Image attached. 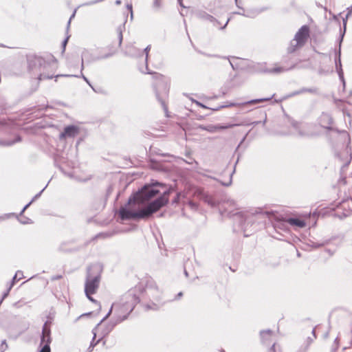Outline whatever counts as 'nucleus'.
I'll return each instance as SVG.
<instances>
[{
  "mask_svg": "<svg viewBox=\"0 0 352 352\" xmlns=\"http://www.w3.org/2000/svg\"><path fill=\"white\" fill-rule=\"evenodd\" d=\"M157 186L165 187L164 184L155 181L153 186L145 185L132 194L127 203L118 210L119 217L122 221H139L152 217L154 213L168 204V197L172 192V189L169 188L161 193L156 188Z\"/></svg>",
  "mask_w": 352,
  "mask_h": 352,
  "instance_id": "obj_1",
  "label": "nucleus"
},
{
  "mask_svg": "<svg viewBox=\"0 0 352 352\" xmlns=\"http://www.w3.org/2000/svg\"><path fill=\"white\" fill-rule=\"evenodd\" d=\"M27 62L28 72L39 81L60 76V75L54 76L53 70L56 62L54 60V57L46 60L42 56L30 54L27 56Z\"/></svg>",
  "mask_w": 352,
  "mask_h": 352,
  "instance_id": "obj_2",
  "label": "nucleus"
},
{
  "mask_svg": "<svg viewBox=\"0 0 352 352\" xmlns=\"http://www.w3.org/2000/svg\"><path fill=\"white\" fill-rule=\"evenodd\" d=\"M103 266L99 263L89 265L87 268L85 282V294H96L99 288Z\"/></svg>",
  "mask_w": 352,
  "mask_h": 352,
  "instance_id": "obj_3",
  "label": "nucleus"
},
{
  "mask_svg": "<svg viewBox=\"0 0 352 352\" xmlns=\"http://www.w3.org/2000/svg\"><path fill=\"white\" fill-rule=\"evenodd\" d=\"M139 302V297L135 294L129 292L124 294L121 298L120 302L113 304V306L115 308L113 317H117V315L120 314L122 316H126V320Z\"/></svg>",
  "mask_w": 352,
  "mask_h": 352,
  "instance_id": "obj_4",
  "label": "nucleus"
},
{
  "mask_svg": "<svg viewBox=\"0 0 352 352\" xmlns=\"http://www.w3.org/2000/svg\"><path fill=\"white\" fill-rule=\"evenodd\" d=\"M142 284L144 287L143 290L148 297H151L154 299H157L160 297L159 288L151 277L146 278L142 282Z\"/></svg>",
  "mask_w": 352,
  "mask_h": 352,
  "instance_id": "obj_5",
  "label": "nucleus"
},
{
  "mask_svg": "<svg viewBox=\"0 0 352 352\" xmlns=\"http://www.w3.org/2000/svg\"><path fill=\"white\" fill-rule=\"evenodd\" d=\"M126 320V316H122L120 314L117 315V317H113L108 323L105 325L104 328L101 332V338L104 340L114 329V327ZM106 340H103V344H105Z\"/></svg>",
  "mask_w": 352,
  "mask_h": 352,
  "instance_id": "obj_6",
  "label": "nucleus"
},
{
  "mask_svg": "<svg viewBox=\"0 0 352 352\" xmlns=\"http://www.w3.org/2000/svg\"><path fill=\"white\" fill-rule=\"evenodd\" d=\"M333 120L332 117L327 113H322L319 118V124L321 127L325 130H328V134L333 132L338 133V129L333 126Z\"/></svg>",
  "mask_w": 352,
  "mask_h": 352,
  "instance_id": "obj_7",
  "label": "nucleus"
},
{
  "mask_svg": "<svg viewBox=\"0 0 352 352\" xmlns=\"http://www.w3.org/2000/svg\"><path fill=\"white\" fill-rule=\"evenodd\" d=\"M11 107L6 103H1L0 105V114L3 113L5 111L10 109ZM16 122L12 120H0V130L13 129L16 126Z\"/></svg>",
  "mask_w": 352,
  "mask_h": 352,
  "instance_id": "obj_8",
  "label": "nucleus"
},
{
  "mask_svg": "<svg viewBox=\"0 0 352 352\" xmlns=\"http://www.w3.org/2000/svg\"><path fill=\"white\" fill-rule=\"evenodd\" d=\"M234 220L238 223L239 226L241 227V230L243 232L244 236H248L251 234L248 232L247 227L250 224V222L248 221L247 218L245 217L243 212H237L233 214Z\"/></svg>",
  "mask_w": 352,
  "mask_h": 352,
  "instance_id": "obj_9",
  "label": "nucleus"
},
{
  "mask_svg": "<svg viewBox=\"0 0 352 352\" xmlns=\"http://www.w3.org/2000/svg\"><path fill=\"white\" fill-rule=\"evenodd\" d=\"M309 27L307 25H304L301 26V28L298 30L294 36L295 41L298 42L299 44H301L302 46L307 41L308 38L309 37Z\"/></svg>",
  "mask_w": 352,
  "mask_h": 352,
  "instance_id": "obj_10",
  "label": "nucleus"
},
{
  "mask_svg": "<svg viewBox=\"0 0 352 352\" xmlns=\"http://www.w3.org/2000/svg\"><path fill=\"white\" fill-rule=\"evenodd\" d=\"M51 322L47 320L43 327L42 329V335L41 336V343L40 344H47L48 346H50V343L52 342L51 338Z\"/></svg>",
  "mask_w": 352,
  "mask_h": 352,
  "instance_id": "obj_11",
  "label": "nucleus"
},
{
  "mask_svg": "<svg viewBox=\"0 0 352 352\" xmlns=\"http://www.w3.org/2000/svg\"><path fill=\"white\" fill-rule=\"evenodd\" d=\"M274 96H275V94H273L271 97L261 98H257V99H252V100H248V101H246V102H241V103L230 102L229 104H223V108L231 107L245 106V105H248V104H251V105L256 104H258L259 102L269 101Z\"/></svg>",
  "mask_w": 352,
  "mask_h": 352,
  "instance_id": "obj_12",
  "label": "nucleus"
},
{
  "mask_svg": "<svg viewBox=\"0 0 352 352\" xmlns=\"http://www.w3.org/2000/svg\"><path fill=\"white\" fill-rule=\"evenodd\" d=\"M79 133V128L77 126L71 124L66 126L63 131L60 133V140L66 139L67 138H73Z\"/></svg>",
  "mask_w": 352,
  "mask_h": 352,
  "instance_id": "obj_13",
  "label": "nucleus"
},
{
  "mask_svg": "<svg viewBox=\"0 0 352 352\" xmlns=\"http://www.w3.org/2000/svg\"><path fill=\"white\" fill-rule=\"evenodd\" d=\"M248 69L254 74H267L268 72L265 63H253L248 65Z\"/></svg>",
  "mask_w": 352,
  "mask_h": 352,
  "instance_id": "obj_14",
  "label": "nucleus"
},
{
  "mask_svg": "<svg viewBox=\"0 0 352 352\" xmlns=\"http://www.w3.org/2000/svg\"><path fill=\"white\" fill-rule=\"evenodd\" d=\"M335 65L339 78H342L344 72L341 63V52L340 50H336L335 52Z\"/></svg>",
  "mask_w": 352,
  "mask_h": 352,
  "instance_id": "obj_15",
  "label": "nucleus"
},
{
  "mask_svg": "<svg viewBox=\"0 0 352 352\" xmlns=\"http://www.w3.org/2000/svg\"><path fill=\"white\" fill-rule=\"evenodd\" d=\"M286 222L292 226H296L299 228H305L307 226V223L305 219L296 217L287 218L286 219Z\"/></svg>",
  "mask_w": 352,
  "mask_h": 352,
  "instance_id": "obj_16",
  "label": "nucleus"
},
{
  "mask_svg": "<svg viewBox=\"0 0 352 352\" xmlns=\"http://www.w3.org/2000/svg\"><path fill=\"white\" fill-rule=\"evenodd\" d=\"M273 331L271 329H265L260 331L261 342L263 344L267 345L271 341Z\"/></svg>",
  "mask_w": 352,
  "mask_h": 352,
  "instance_id": "obj_17",
  "label": "nucleus"
},
{
  "mask_svg": "<svg viewBox=\"0 0 352 352\" xmlns=\"http://www.w3.org/2000/svg\"><path fill=\"white\" fill-rule=\"evenodd\" d=\"M81 58L87 64H91V63L100 60V58H98V56L94 55L87 50L82 52Z\"/></svg>",
  "mask_w": 352,
  "mask_h": 352,
  "instance_id": "obj_18",
  "label": "nucleus"
},
{
  "mask_svg": "<svg viewBox=\"0 0 352 352\" xmlns=\"http://www.w3.org/2000/svg\"><path fill=\"white\" fill-rule=\"evenodd\" d=\"M268 9L267 7L261 8H255L252 10H248L245 11V14H242L243 16L248 18H254L263 12L266 11Z\"/></svg>",
  "mask_w": 352,
  "mask_h": 352,
  "instance_id": "obj_19",
  "label": "nucleus"
},
{
  "mask_svg": "<svg viewBox=\"0 0 352 352\" xmlns=\"http://www.w3.org/2000/svg\"><path fill=\"white\" fill-rule=\"evenodd\" d=\"M325 135L327 136V138H328V140L331 142H333L334 140L339 136V135H342L343 136L344 138H346L349 136L348 133H346V131L344 130H339L338 129V133H334L333 132H331V133L328 134V130H326L325 131Z\"/></svg>",
  "mask_w": 352,
  "mask_h": 352,
  "instance_id": "obj_20",
  "label": "nucleus"
},
{
  "mask_svg": "<svg viewBox=\"0 0 352 352\" xmlns=\"http://www.w3.org/2000/svg\"><path fill=\"white\" fill-rule=\"evenodd\" d=\"M195 16L201 19V20H203V21H215L216 22V19L209 14L208 13H207L206 12L204 11V10H197L196 12H195Z\"/></svg>",
  "mask_w": 352,
  "mask_h": 352,
  "instance_id": "obj_21",
  "label": "nucleus"
},
{
  "mask_svg": "<svg viewBox=\"0 0 352 352\" xmlns=\"http://www.w3.org/2000/svg\"><path fill=\"white\" fill-rule=\"evenodd\" d=\"M22 138L19 135H17L13 140H3L0 139V146H11L15 143L21 142Z\"/></svg>",
  "mask_w": 352,
  "mask_h": 352,
  "instance_id": "obj_22",
  "label": "nucleus"
},
{
  "mask_svg": "<svg viewBox=\"0 0 352 352\" xmlns=\"http://www.w3.org/2000/svg\"><path fill=\"white\" fill-rule=\"evenodd\" d=\"M330 243V239H324L321 241H314L311 240H309V243H307L308 246L316 249L319 248L323 246H325L328 245Z\"/></svg>",
  "mask_w": 352,
  "mask_h": 352,
  "instance_id": "obj_23",
  "label": "nucleus"
},
{
  "mask_svg": "<svg viewBox=\"0 0 352 352\" xmlns=\"http://www.w3.org/2000/svg\"><path fill=\"white\" fill-rule=\"evenodd\" d=\"M302 47V45L301 44H299L298 42L293 39L290 41L289 45L287 48V52L288 54H293Z\"/></svg>",
  "mask_w": 352,
  "mask_h": 352,
  "instance_id": "obj_24",
  "label": "nucleus"
},
{
  "mask_svg": "<svg viewBox=\"0 0 352 352\" xmlns=\"http://www.w3.org/2000/svg\"><path fill=\"white\" fill-rule=\"evenodd\" d=\"M97 330H98V328H96V327H95L92 330V333L94 334V336H93L92 340H91V342L90 343V345H89V346L87 349V351L88 352H91L96 345H97L100 341H102V340L103 341V340L101 338H100L98 340L95 341L96 337V335H97Z\"/></svg>",
  "mask_w": 352,
  "mask_h": 352,
  "instance_id": "obj_25",
  "label": "nucleus"
},
{
  "mask_svg": "<svg viewBox=\"0 0 352 352\" xmlns=\"http://www.w3.org/2000/svg\"><path fill=\"white\" fill-rule=\"evenodd\" d=\"M154 89H155V94L156 98L159 101V102L161 104V105L166 113V116L169 117V116L168 115V107L166 104L165 101L160 96V94L155 87H154Z\"/></svg>",
  "mask_w": 352,
  "mask_h": 352,
  "instance_id": "obj_26",
  "label": "nucleus"
},
{
  "mask_svg": "<svg viewBox=\"0 0 352 352\" xmlns=\"http://www.w3.org/2000/svg\"><path fill=\"white\" fill-rule=\"evenodd\" d=\"M295 67H296V65H293L289 69H284L282 67H276L272 69H268V72H267V74H280L285 71L293 69L295 68Z\"/></svg>",
  "mask_w": 352,
  "mask_h": 352,
  "instance_id": "obj_27",
  "label": "nucleus"
},
{
  "mask_svg": "<svg viewBox=\"0 0 352 352\" xmlns=\"http://www.w3.org/2000/svg\"><path fill=\"white\" fill-rule=\"evenodd\" d=\"M199 129H200L203 131H207L210 133L217 132V125H213V124H209L207 126L200 124L199 126Z\"/></svg>",
  "mask_w": 352,
  "mask_h": 352,
  "instance_id": "obj_28",
  "label": "nucleus"
},
{
  "mask_svg": "<svg viewBox=\"0 0 352 352\" xmlns=\"http://www.w3.org/2000/svg\"><path fill=\"white\" fill-rule=\"evenodd\" d=\"M204 200L206 202H207L209 205L212 206H217L220 204V202L218 200L215 199L214 198L209 195H206L204 197Z\"/></svg>",
  "mask_w": 352,
  "mask_h": 352,
  "instance_id": "obj_29",
  "label": "nucleus"
},
{
  "mask_svg": "<svg viewBox=\"0 0 352 352\" xmlns=\"http://www.w3.org/2000/svg\"><path fill=\"white\" fill-rule=\"evenodd\" d=\"M23 278V274L22 271L18 270L14 276H13L12 279L11 280L10 284L13 283V286L16 284V283L20 279Z\"/></svg>",
  "mask_w": 352,
  "mask_h": 352,
  "instance_id": "obj_30",
  "label": "nucleus"
},
{
  "mask_svg": "<svg viewBox=\"0 0 352 352\" xmlns=\"http://www.w3.org/2000/svg\"><path fill=\"white\" fill-rule=\"evenodd\" d=\"M216 125H217V131H219L220 130L231 129V128H233L236 126H240L241 124H216Z\"/></svg>",
  "mask_w": 352,
  "mask_h": 352,
  "instance_id": "obj_31",
  "label": "nucleus"
},
{
  "mask_svg": "<svg viewBox=\"0 0 352 352\" xmlns=\"http://www.w3.org/2000/svg\"><path fill=\"white\" fill-rule=\"evenodd\" d=\"M297 131H298V135L300 137H304V138H312V137H316V136L318 135L316 133H308V132L304 131L300 129H298Z\"/></svg>",
  "mask_w": 352,
  "mask_h": 352,
  "instance_id": "obj_32",
  "label": "nucleus"
},
{
  "mask_svg": "<svg viewBox=\"0 0 352 352\" xmlns=\"http://www.w3.org/2000/svg\"><path fill=\"white\" fill-rule=\"evenodd\" d=\"M126 21V19H125V21L124 23H125ZM122 29H124V24H123V26L120 25L117 29V32L118 34L119 46H121L122 40H123Z\"/></svg>",
  "mask_w": 352,
  "mask_h": 352,
  "instance_id": "obj_33",
  "label": "nucleus"
},
{
  "mask_svg": "<svg viewBox=\"0 0 352 352\" xmlns=\"http://www.w3.org/2000/svg\"><path fill=\"white\" fill-rule=\"evenodd\" d=\"M161 7H162L161 0H153V4H152V9L155 12H159Z\"/></svg>",
  "mask_w": 352,
  "mask_h": 352,
  "instance_id": "obj_34",
  "label": "nucleus"
},
{
  "mask_svg": "<svg viewBox=\"0 0 352 352\" xmlns=\"http://www.w3.org/2000/svg\"><path fill=\"white\" fill-rule=\"evenodd\" d=\"M240 154H239L238 155V157H237V160H236V162H235V164H234V168L232 171V173L230 174V179H229V182H227V183H224V182H221V184L224 186H229L231 185L232 184V175L234 174V171H235V167H236V164L239 162V158H240Z\"/></svg>",
  "mask_w": 352,
  "mask_h": 352,
  "instance_id": "obj_35",
  "label": "nucleus"
},
{
  "mask_svg": "<svg viewBox=\"0 0 352 352\" xmlns=\"http://www.w3.org/2000/svg\"><path fill=\"white\" fill-rule=\"evenodd\" d=\"M114 308V307L113 306V305H111L110 309L109 310L108 313H107L106 316L100 321L99 323H98V324L96 325V328L98 329L99 326L103 322H104L109 316L112 313V310Z\"/></svg>",
  "mask_w": 352,
  "mask_h": 352,
  "instance_id": "obj_36",
  "label": "nucleus"
},
{
  "mask_svg": "<svg viewBox=\"0 0 352 352\" xmlns=\"http://www.w3.org/2000/svg\"><path fill=\"white\" fill-rule=\"evenodd\" d=\"M38 352H51L50 346L47 344H40Z\"/></svg>",
  "mask_w": 352,
  "mask_h": 352,
  "instance_id": "obj_37",
  "label": "nucleus"
},
{
  "mask_svg": "<svg viewBox=\"0 0 352 352\" xmlns=\"http://www.w3.org/2000/svg\"><path fill=\"white\" fill-rule=\"evenodd\" d=\"M345 33H346V31L342 30V29H340V37L338 38V50H340V51H341L342 43L343 41Z\"/></svg>",
  "mask_w": 352,
  "mask_h": 352,
  "instance_id": "obj_38",
  "label": "nucleus"
},
{
  "mask_svg": "<svg viewBox=\"0 0 352 352\" xmlns=\"http://www.w3.org/2000/svg\"><path fill=\"white\" fill-rule=\"evenodd\" d=\"M295 96H296V92L294 91H293V92H292V93H290L289 94H287V95L284 96L282 98H280L279 100H275V101L276 102H282V101H283L285 100H287V99H288L289 98H292V97H294Z\"/></svg>",
  "mask_w": 352,
  "mask_h": 352,
  "instance_id": "obj_39",
  "label": "nucleus"
},
{
  "mask_svg": "<svg viewBox=\"0 0 352 352\" xmlns=\"http://www.w3.org/2000/svg\"><path fill=\"white\" fill-rule=\"evenodd\" d=\"M94 294H85L86 297L92 302L96 304L98 306V309L100 310L101 309V306H100V304L98 301H97L96 300H95L91 296L93 295Z\"/></svg>",
  "mask_w": 352,
  "mask_h": 352,
  "instance_id": "obj_40",
  "label": "nucleus"
},
{
  "mask_svg": "<svg viewBox=\"0 0 352 352\" xmlns=\"http://www.w3.org/2000/svg\"><path fill=\"white\" fill-rule=\"evenodd\" d=\"M221 58H223V59H227L228 60V63H229L230 65L231 66V67L232 68L233 70H236L237 69V66L234 65L232 63V62L230 60V58H237L236 57H234V56H222Z\"/></svg>",
  "mask_w": 352,
  "mask_h": 352,
  "instance_id": "obj_41",
  "label": "nucleus"
},
{
  "mask_svg": "<svg viewBox=\"0 0 352 352\" xmlns=\"http://www.w3.org/2000/svg\"><path fill=\"white\" fill-rule=\"evenodd\" d=\"M151 50V45H148L146 46L144 49V52L145 54V61H146V64L147 65V62H148V56H149V51ZM146 69L148 70V66L146 65Z\"/></svg>",
  "mask_w": 352,
  "mask_h": 352,
  "instance_id": "obj_42",
  "label": "nucleus"
},
{
  "mask_svg": "<svg viewBox=\"0 0 352 352\" xmlns=\"http://www.w3.org/2000/svg\"><path fill=\"white\" fill-rule=\"evenodd\" d=\"M187 204L192 210H197L198 208V204L192 200H188Z\"/></svg>",
  "mask_w": 352,
  "mask_h": 352,
  "instance_id": "obj_43",
  "label": "nucleus"
},
{
  "mask_svg": "<svg viewBox=\"0 0 352 352\" xmlns=\"http://www.w3.org/2000/svg\"><path fill=\"white\" fill-rule=\"evenodd\" d=\"M13 287V283L12 284H10L9 287H8V289H6V291H5L3 294H2V296H1V299H3L4 300V299L8 297V296L10 294V290L12 289Z\"/></svg>",
  "mask_w": 352,
  "mask_h": 352,
  "instance_id": "obj_44",
  "label": "nucleus"
},
{
  "mask_svg": "<svg viewBox=\"0 0 352 352\" xmlns=\"http://www.w3.org/2000/svg\"><path fill=\"white\" fill-rule=\"evenodd\" d=\"M48 184H47L39 192H38L36 195H35L32 200L30 201L32 203L34 202L36 199H38L42 195L43 192L45 190V189L47 188Z\"/></svg>",
  "mask_w": 352,
  "mask_h": 352,
  "instance_id": "obj_45",
  "label": "nucleus"
},
{
  "mask_svg": "<svg viewBox=\"0 0 352 352\" xmlns=\"http://www.w3.org/2000/svg\"><path fill=\"white\" fill-rule=\"evenodd\" d=\"M339 347V340L338 338H336L334 340V342L331 346V352H336Z\"/></svg>",
  "mask_w": 352,
  "mask_h": 352,
  "instance_id": "obj_46",
  "label": "nucleus"
},
{
  "mask_svg": "<svg viewBox=\"0 0 352 352\" xmlns=\"http://www.w3.org/2000/svg\"><path fill=\"white\" fill-rule=\"evenodd\" d=\"M75 76L77 77V78L81 77L91 87V89L95 91V89L93 87V86L91 85L90 81L89 80V79L86 76H84L82 72L80 73V76L76 75Z\"/></svg>",
  "mask_w": 352,
  "mask_h": 352,
  "instance_id": "obj_47",
  "label": "nucleus"
},
{
  "mask_svg": "<svg viewBox=\"0 0 352 352\" xmlns=\"http://www.w3.org/2000/svg\"><path fill=\"white\" fill-rule=\"evenodd\" d=\"M350 17V16H348V14H346L345 17L342 19V23H343V29L342 30L346 31V24L348 19Z\"/></svg>",
  "mask_w": 352,
  "mask_h": 352,
  "instance_id": "obj_48",
  "label": "nucleus"
},
{
  "mask_svg": "<svg viewBox=\"0 0 352 352\" xmlns=\"http://www.w3.org/2000/svg\"><path fill=\"white\" fill-rule=\"evenodd\" d=\"M8 346L7 344L6 340H2L1 345V352H3L4 351H6L8 349Z\"/></svg>",
  "mask_w": 352,
  "mask_h": 352,
  "instance_id": "obj_49",
  "label": "nucleus"
},
{
  "mask_svg": "<svg viewBox=\"0 0 352 352\" xmlns=\"http://www.w3.org/2000/svg\"><path fill=\"white\" fill-rule=\"evenodd\" d=\"M113 190V187L112 185H109L107 189V192H106V197L107 198H108L111 194L112 193Z\"/></svg>",
  "mask_w": 352,
  "mask_h": 352,
  "instance_id": "obj_50",
  "label": "nucleus"
},
{
  "mask_svg": "<svg viewBox=\"0 0 352 352\" xmlns=\"http://www.w3.org/2000/svg\"><path fill=\"white\" fill-rule=\"evenodd\" d=\"M69 36H67L62 42V44H61V46H62V49H63V52H65V48H66V46H67V44L68 43V40H69Z\"/></svg>",
  "mask_w": 352,
  "mask_h": 352,
  "instance_id": "obj_51",
  "label": "nucleus"
},
{
  "mask_svg": "<svg viewBox=\"0 0 352 352\" xmlns=\"http://www.w3.org/2000/svg\"><path fill=\"white\" fill-rule=\"evenodd\" d=\"M307 92L313 94H318V89L316 87L307 88Z\"/></svg>",
  "mask_w": 352,
  "mask_h": 352,
  "instance_id": "obj_52",
  "label": "nucleus"
},
{
  "mask_svg": "<svg viewBox=\"0 0 352 352\" xmlns=\"http://www.w3.org/2000/svg\"><path fill=\"white\" fill-rule=\"evenodd\" d=\"M18 217L14 213H8V214H6L4 216H1L0 217V221L1 220H3L5 219L6 218H9L10 217Z\"/></svg>",
  "mask_w": 352,
  "mask_h": 352,
  "instance_id": "obj_53",
  "label": "nucleus"
},
{
  "mask_svg": "<svg viewBox=\"0 0 352 352\" xmlns=\"http://www.w3.org/2000/svg\"><path fill=\"white\" fill-rule=\"evenodd\" d=\"M111 56H112V54H111V53H107V54H105L102 55V56H98V58H100V60H102V59H107V58H110Z\"/></svg>",
  "mask_w": 352,
  "mask_h": 352,
  "instance_id": "obj_54",
  "label": "nucleus"
},
{
  "mask_svg": "<svg viewBox=\"0 0 352 352\" xmlns=\"http://www.w3.org/2000/svg\"><path fill=\"white\" fill-rule=\"evenodd\" d=\"M32 203L31 201H30L29 203H28L22 209V210L20 212V215H22L23 214V212L31 206Z\"/></svg>",
  "mask_w": 352,
  "mask_h": 352,
  "instance_id": "obj_55",
  "label": "nucleus"
},
{
  "mask_svg": "<svg viewBox=\"0 0 352 352\" xmlns=\"http://www.w3.org/2000/svg\"><path fill=\"white\" fill-rule=\"evenodd\" d=\"M192 102H194L195 104H197L198 106L202 107V108H204V109H209L207 106H206L205 104H202L201 102H199V101H197V100H192Z\"/></svg>",
  "mask_w": 352,
  "mask_h": 352,
  "instance_id": "obj_56",
  "label": "nucleus"
},
{
  "mask_svg": "<svg viewBox=\"0 0 352 352\" xmlns=\"http://www.w3.org/2000/svg\"><path fill=\"white\" fill-rule=\"evenodd\" d=\"M292 126H293V127H294L296 131H298V130L299 129V127H298L299 124H298V122H296V121H292Z\"/></svg>",
  "mask_w": 352,
  "mask_h": 352,
  "instance_id": "obj_57",
  "label": "nucleus"
},
{
  "mask_svg": "<svg viewBox=\"0 0 352 352\" xmlns=\"http://www.w3.org/2000/svg\"><path fill=\"white\" fill-rule=\"evenodd\" d=\"M315 338H311V337H308L307 339V346H309L313 342H314V340Z\"/></svg>",
  "mask_w": 352,
  "mask_h": 352,
  "instance_id": "obj_58",
  "label": "nucleus"
},
{
  "mask_svg": "<svg viewBox=\"0 0 352 352\" xmlns=\"http://www.w3.org/2000/svg\"><path fill=\"white\" fill-rule=\"evenodd\" d=\"M248 133H247L243 138L242 140H241V142H239V145L237 146L236 148V151L235 152L238 150V148H239V146L244 142V141L245 140L246 138H247V135H248Z\"/></svg>",
  "mask_w": 352,
  "mask_h": 352,
  "instance_id": "obj_59",
  "label": "nucleus"
},
{
  "mask_svg": "<svg viewBox=\"0 0 352 352\" xmlns=\"http://www.w3.org/2000/svg\"><path fill=\"white\" fill-rule=\"evenodd\" d=\"M183 292H179L175 297L174 300H179L182 296H183Z\"/></svg>",
  "mask_w": 352,
  "mask_h": 352,
  "instance_id": "obj_60",
  "label": "nucleus"
},
{
  "mask_svg": "<svg viewBox=\"0 0 352 352\" xmlns=\"http://www.w3.org/2000/svg\"><path fill=\"white\" fill-rule=\"evenodd\" d=\"M275 346L276 343H274L267 352H276Z\"/></svg>",
  "mask_w": 352,
  "mask_h": 352,
  "instance_id": "obj_61",
  "label": "nucleus"
},
{
  "mask_svg": "<svg viewBox=\"0 0 352 352\" xmlns=\"http://www.w3.org/2000/svg\"><path fill=\"white\" fill-rule=\"evenodd\" d=\"M107 236V234H105V233H99L98 234H96L94 237V239H97V238H99V237H106Z\"/></svg>",
  "mask_w": 352,
  "mask_h": 352,
  "instance_id": "obj_62",
  "label": "nucleus"
},
{
  "mask_svg": "<svg viewBox=\"0 0 352 352\" xmlns=\"http://www.w3.org/2000/svg\"><path fill=\"white\" fill-rule=\"evenodd\" d=\"M223 108V105H220V106H218V107H217L215 108H211V109L212 111H219V110H220V109H221Z\"/></svg>",
  "mask_w": 352,
  "mask_h": 352,
  "instance_id": "obj_63",
  "label": "nucleus"
},
{
  "mask_svg": "<svg viewBox=\"0 0 352 352\" xmlns=\"http://www.w3.org/2000/svg\"><path fill=\"white\" fill-rule=\"evenodd\" d=\"M348 14V16H351L352 14V5L347 8V13Z\"/></svg>",
  "mask_w": 352,
  "mask_h": 352,
  "instance_id": "obj_64",
  "label": "nucleus"
}]
</instances>
